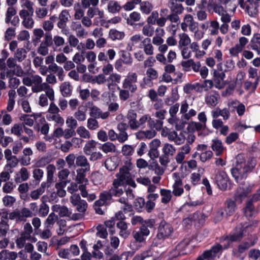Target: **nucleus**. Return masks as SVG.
Segmentation results:
<instances>
[{
  "mask_svg": "<svg viewBox=\"0 0 260 260\" xmlns=\"http://www.w3.org/2000/svg\"><path fill=\"white\" fill-rule=\"evenodd\" d=\"M24 10H20L19 15L22 19V25L26 29H31L34 27L35 21L32 17V14H30Z\"/></svg>",
  "mask_w": 260,
  "mask_h": 260,
  "instance_id": "obj_10",
  "label": "nucleus"
},
{
  "mask_svg": "<svg viewBox=\"0 0 260 260\" xmlns=\"http://www.w3.org/2000/svg\"><path fill=\"white\" fill-rule=\"evenodd\" d=\"M121 6L119 3L115 0H110L107 5L108 12L112 14H116L120 12Z\"/></svg>",
  "mask_w": 260,
  "mask_h": 260,
  "instance_id": "obj_30",
  "label": "nucleus"
},
{
  "mask_svg": "<svg viewBox=\"0 0 260 260\" xmlns=\"http://www.w3.org/2000/svg\"><path fill=\"white\" fill-rule=\"evenodd\" d=\"M153 256V252L148 249L141 253L137 254L133 259V260H144L148 258L152 257Z\"/></svg>",
  "mask_w": 260,
  "mask_h": 260,
  "instance_id": "obj_57",
  "label": "nucleus"
},
{
  "mask_svg": "<svg viewBox=\"0 0 260 260\" xmlns=\"http://www.w3.org/2000/svg\"><path fill=\"white\" fill-rule=\"evenodd\" d=\"M109 36L113 41L122 40L124 37L125 34L123 31H118L115 29H111L109 30Z\"/></svg>",
  "mask_w": 260,
  "mask_h": 260,
  "instance_id": "obj_46",
  "label": "nucleus"
},
{
  "mask_svg": "<svg viewBox=\"0 0 260 260\" xmlns=\"http://www.w3.org/2000/svg\"><path fill=\"white\" fill-rule=\"evenodd\" d=\"M155 32L158 33V35H155L151 39L152 44L158 47L157 50L158 52H164V51H167L168 46L167 44H164V40L162 38L165 34L164 29L160 27H157L155 29Z\"/></svg>",
  "mask_w": 260,
  "mask_h": 260,
  "instance_id": "obj_4",
  "label": "nucleus"
},
{
  "mask_svg": "<svg viewBox=\"0 0 260 260\" xmlns=\"http://www.w3.org/2000/svg\"><path fill=\"white\" fill-rule=\"evenodd\" d=\"M29 174L26 168H21L14 176V180L16 183H20L26 181L29 178Z\"/></svg>",
  "mask_w": 260,
  "mask_h": 260,
  "instance_id": "obj_19",
  "label": "nucleus"
},
{
  "mask_svg": "<svg viewBox=\"0 0 260 260\" xmlns=\"http://www.w3.org/2000/svg\"><path fill=\"white\" fill-rule=\"evenodd\" d=\"M132 168V164L130 162L128 163V166L121 168L119 172L117 173L116 178L115 180L125 186L128 185L133 188L136 187V183L129 172Z\"/></svg>",
  "mask_w": 260,
  "mask_h": 260,
  "instance_id": "obj_2",
  "label": "nucleus"
},
{
  "mask_svg": "<svg viewBox=\"0 0 260 260\" xmlns=\"http://www.w3.org/2000/svg\"><path fill=\"white\" fill-rule=\"evenodd\" d=\"M78 183L77 182H72L67 187V190L68 192L71 194H74L75 192H77L78 190H80L81 193L82 187L84 188L85 187V184L78 185Z\"/></svg>",
  "mask_w": 260,
  "mask_h": 260,
  "instance_id": "obj_53",
  "label": "nucleus"
},
{
  "mask_svg": "<svg viewBox=\"0 0 260 260\" xmlns=\"http://www.w3.org/2000/svg\"><path fill=\"white\" fill-rule=\"evenodd\" d=\"M46 169L47 181L51 183L53 181V175L56 170L55 167L53 165H49Z\"/></svg>",
  "mask_w": 260,
  "mask_h": 260,
  "instance_id": "obj_61",
  "label": "nucleus"
},
{
  "mask_svg": "<svg viewBox=\"0 0 260 260\" xmlns=\"http://www.w3.org/2000/svg\"><path fill=\"white\" fill-rule=\"evenodd\" d=\"M52 210L54 212L58 213L61 217L69 216L71 214L68 208L64 206H61L59 205H55L52 206Z\"/></svg>",
  "mask_w": 260,
  "mask_h": 260,
  "instance_id": "obj_33",
  "label": "nucleus"
},
{
  "mask_svg": "<svg viewBox=\"0 0 260 260\" xmlns=\"http://www.w3.org/2000/svg\"><path fill=\"white\" fill-rule=\"evenodd\" d=\"M58 219V216L54 213H51L44 222L45 228H52Z\"/></svg>",
  "mask_w": 260,
  "mask_h": 260,
  "instance_id": "obj_39",
  "label": "nucleus"
},
{
  "mask_svg": "<svg viewBox=\"0 0 260 260\" xmlns=\"http://www.w3.org/2000/svg\"><path fill=\"white\" fill-rule=\"evenodd\" d=\"M210 34L212 36H215L218 34L219 28V24L216 20L210 21L209 25Z\"/></svg>",
  "mask_w": 260,
  "mask_h": 260,
  "instance_id": "obj_56",
  "label": "nucleus"
},
{
  "mask_svg": "<svg viewBox=\"0 0 260 260\" xmlns=\"http://www.w3.org/2000/svg\"><path fill=\"white\" fill-rule=\"evenodd\" d=\"M49 211V206L42 202L39 206V210L38 213L40 217H45L47 215Z\"/></svg>",
  "mask_w": 260,
  "mask_h": 260,
  "instance_id": "obj_62",
  "label": "nucleus"
},
{
  "mask_svg": "<svg viewBox=\"0 0 260 260\" xmlns=\"http://www.w3.org/2000/svg\"><path fill=\"white\" fill-rule=\"evenodd\" d=\"M150 230L144 226H141L138 231H134L132 235L135 241L139 243H145L146 237L149 235Z\"/></svg>",
  "mask_w": 260,
  "mask_h": 260,
  "instance_id": "obj_12",
  "label": "nucleus"
},
{
  "mask_svg": "<svg viewBox=\"0 0 260 260\" xmlns=\"http://www.w3.org/2000/svg\"><path fill=\"white\" fill-rule=\"evenodd\" d=\"M124 185L121 184L120 183L114 180L112 186L110 189V193L112 196L119 197L123 193V186Z\"/></svg>",
  "mask_w": 260,
  "mask_h": 260,
  "instance_id": "obj_20",
  "label": "nucleus"
},
{
  "mask_svg": "<svg viewBox=\"0 0 260 260\" xmlns=\"http://www.w3.org/2000/svg\"><path fill=\"white\" fill-rule=\"evenodd\" d=\"M144 39L143 36L140 34H135L129 38V42L127 43L126 49L128 51L133 50L134 47Z\"/></svg>",
  "mask_w": 260,
  "mask_h": 260,
  "instance_id": "obj_21",
  "label": "nucleus"
},
{
  "mask_svg": "<svg viewBox=\"0 0 260 260\" xmlns=\"http://www.w3.org/2000/svg\"><path fill=\"white\" fill-rule=\"evenodd\" d=\"M156 124L155 125L154 120L151 118L149 114H145L142 116L138 120V128L143 126L146 123H148L149 127H155L156 129H159L162 126L163 122L161 120H156Z\"/></svg>",
  "mask_w": 260,
  "mask_h": 260,
  "instance_id": "obj_8",
  "label": "nucleus"
},
{
  "mask_svg": "<svg viewBox=\"0 0 260 260\" xmlns=\"http://www.w3.org/2000/svg\"><path fill=\"white\" fill-rule=\"evenodd\" d=\"M30 116L33 117L34 119L30 117L28 115H24L20 117V119L23 121L22 125H23V126H25V125L29 126H32L34 123V120H36L38 117H40V115L32 114Z\"/></svg>",
  "mask_w": 260,
  "mask_h": 260,
  "instance_id": "obj_32",
  "label": "nucleus"
},
{
  "mask_svg": "<svg viewBox=\"0 0 260 260\" xmlns=\"http://www.w3.org/2000/svg\"><path fill=\"white\" fill-rule=\"evenodd\" d=\"M178 48L181 49L183 47H187L190 44L191 38L189 35L184 31L178 34Z\"/></svg>",
  "mask_w": 260,
  "mask_h": 260,
  "instance_id": "obj_25",
  "label": "nucleus"
},
{
  "mask_svg": "<svg viewBox=\"0 0 260 260\" xmlns=\"http://www.w3.org/2000/svg\"><path fill=\"white\" fill-rule=\"evenodd\" d=\"M46 118L49 121H54L56 124L62 125L64 123V119L59 114H46Z\"/></svg>",
  "mask_w": 260,
  "mask_h": 260,
  "instance_id": "obj_43",
  "label": "nucleus"
},
{
  "mask_svg": "<svg viewBox=\"0 0 260 260\" xmlns=\"http://www.w3.org/2000/svg\"><path fill=\"white\" fill-rule=\"evenodd\" d=\"M9 226L8 221L4 218L1 219L0 221V237L5 236L9 230Z\"/></svg>",
  "mask_w": 260,
  "mask_h": 260,
  "instance_id": "obj_60",
  "label": "nucleus"
},
{
  "mask_svg": "<svg viewBox=\"0 0 260 260\" xmlns=\"http://www.w3.org/2000/svg\"><path fill=\"white\" fill-rule=\"evenodd\" d=\"M181 29L186 32L188 29L191 31L197 29L198 27V23L194 21L193 16L191 14L184 15L182 22L180 23Z\"/></svg>",
  "mask_w": 260,
  "mask_h": 260,
  "instance_id": "obj_7",
  "label": "nucleus"
},
{
  "mask_svg": "<svg viewBox=\"0 0 260 260\" xmlns=\"http://www.w3.org/2000/svg\"><path fill=\"white\" fill-rule=\"evenodd\" d=\"M57 17L55 15H52L50 17L49 19L45 20L42 24L43 29L46 31H51L54 28V22H55Z\"/></svg>",
  "mask_w": 260,
  "mask_h": 260,
  "instance_id": "obj_36",
  "label": "nucleus"
},
{
  "mask_svg": "<svg viewBox=\"0 0 260 260\" xmlns=\"http://www.w3.org/2000/svg\"><path fill=\"white\" fill-rule=\"evenodd\" d=\"M188 108L189 105L187 101H183L181 104L180 113L181 114V119L185 121H188L197 114V111L193 109H191L188 111Z\"/></svg>",
  "mask_w": 260,
  "mask_h": 260,
  "instance_id": "obj_11",
  "label": "nucleus"
},
{
  "mask_svg": "<svg viewBox=\"0 0 260 260\" xmlns=\"http://www.w3.org/2000/svg\"><path fill=\"white\" fill-rule=\"evenodd\" d=\"M27 51L23 48L17 49L14 53V57L19 62H22L26 57Z\"/></svg>",
  "mask_w": 260,
  "mask_h": 260,
  "instance_id": "obj_45",
  "label": "nucleus"
},
{
  "mask_svg": "<svg viewBox=\"0 0 260 260\" xmlns=\"http://www.w3.org/2000/svg\"><path fill=\"white\" fill-rule=\"evenodd\" d=\"M18 254L13 251H9L7 250H3L0 252V259L2 260L13 259L15 260L17 257Z\"/></svg>",
  "mask_w": 260,
  "mask_h": 260,
  "instance_id": "obj_41",
  "label": "nucleus"
},
{
  "mask_svg": "<svg viewBox=\"0 0 260 260\" xmlns=\"http://www.w3.org/2000/svg\"><path fill=\"white\" fill-rule=\"evenodd\" d=\"M66 186V183L62 181L56 183L55 188L56 189V193L59 197H64L66 194V191L63 189Z\"/></svg>",
  "mask_w": 260,
  "mask_h": 260,
  "instance_id": "obj_59",
  "label": "nucleus"
},
{
  "mask_svg": "<svg viewBox=\"0 0 260 260\" xmlns=\"http://www.w3.org/2000/svg\"><path fill=\"white\" fill-rule=\"evenodd\" d=\"M51 91L50 94H49L47 91H48V89H44L45 93H42L40 94L38 103L40 106L42 107H45L48 105V99L50 101H53L55 100V93L53 89L51 87Z\"/></svg>",
  "mask_w": 260,
  "mask_h": 260,
  "instance_id": "obj_16",
  "label": "nucleus"
},
{
  "mask_svg": "<svg viewBox=\"0 0 260 260\" xmlns=\"http://www.w3.org/2000/svg\"><path fill=\"white\" fill-rule=\"evenodd\" d=\"M36 19L42 20L46 18L48 13V10L45 7H38L35 9Z\"/></svg>",
  "mask_w": 260,
  "mask_h": 260,
  "instance_id": "obj_35",
  "label": "nucleus"
},
{
  "mask_svg": "<svg viewBox=\"0 0 260 260\" xmlns=\"http://www.w3.org/2000/svg\"><path fill=\"white\" fill-rule=\"evenodd\" d=\"M48 70L51 72L56 74L60 81L63 80L64 74L63 69L61 67L58 66L55 63H53L49 65Z\"/></svg>",
  "mask_w": 260,
  "mask_h": 260,
  "instance_id": "obj_22",
  "label": "nucleus"
},
{
  "mask_svg": "<svg viewBox=\"0 0 260 260\" xmlns=\"http://www.w3.org/2000/svg\"><path fill=\"white\" fill-rule=\"evenodd\" d=\"M141 18V14L138 12H133L131 13L129 17L127 19V23L128 24L132 26L135 22L140 20Z\"/></svg>",
  "mask_w": 260,
  "mask_h": 260,
  "instance_id": "obj_50",
  "label": "nucleus"
},
{
  "mask_svg": "<svg viewBox=\"0 0 260 260\" xmlns=\"http://www.w3.org/2000/svg\"><path fill=\"white\" fill-rule=\"evenodd\" d=\"M76 133L80 138L85 139H89L91 138L90 133L83 126H79L76 130Z\"/></svg>",
  "mask_w": 260,
  "mask_h": 260,
  "instance_id": "obj_49",
  "label": "nucleus"
},
{
  "mask_svg": "<svg viewBox=\"0 0 260 260\" xmlns=\"http://www.w3.org/2000/svg\"><path fill=\"white\" fill-rule=\"evenodd\" d=\"M2 218H4L6 220L9 219L10 220H15L17 222L21 221L19 214V210H18L13 211L9 213H6V214H4L2 215Z\"/></svg>",
  "mask_w": 260,
  "mask_h": 260,
  "instance_id": "obj_44",
  "label": "nucleus"
},
{
  "mask_svg": "<svg viewBox=\"0 0 260 260\" xmlns=\"http://www.w3.org/2000/svg\"><path fill=\"white\" fill-rule=\"evenodd\" d=\"M216 182L221 190H225L228 187L229 178L223 171H219L215 177Z\"/></svg>",
  "mask_w": 260,
  "mask_h": 260,
  "instance_id": "obj_17",
  "label": "nucleus"
},
{
  "mask_svg": "<svg viewBox=\"0 0 260 260\" xmlns=\"http://www.w3.org/2000/svg\"><path fill=\"white\" fill-rule=\"evenodd\" d=\"M59 89L61 95L65 98L70 96L73 90L72 87L69 82L62 83L60 85Z\"/></svg>",
  "mask_w": 260,
  "mask_h": 260,
  "instance_id": "obj_28",
  "label": "nucleus"
},
{
  "mask_svg": "<svg viewBox=\"0 0 260 260\" xmlns=\"http://www.w3.org/2000/svg\"><path fill=\"white\" fill-rule=\"evenodd\" d=\"M244 212L247 217H251L256 214V211L254 209L253 204L251 201L248 202L244 210Z\"/></svg>",
  "mask_w": 260,
  "mask_h": 260,
  "instance_id": "obj_54",
  "label": "nucleus"
},
{
  "mask_svg": "<svg viewBox=\"0 0 260 260\" xmlns=\"http://www.w3.org/2000/svg\"><path fill=\"white\" fill-rule=\"evenodd\" d=\"M220 100L219 94L215 91L208 92L205 96V102L209 107H215Z\"/></svg>",
  "mask_w": 260,
  "mask_h": 260,
  "instance_id": "obj_15",
  "label": "nucleus"
},
{
  "mask_svg": "<svg viewBox=\"0 0 260 260\" xmlns=\"http://www.w3.org/2000/svg\"><path fill=\"white\" fill-rule=\"evenodd\" d=\"M75 165L77 167H82L80 169L90 170V166L87 158L83 155H79L76 157Z\"/></svg>",
  "mask_w": 260,
  "mask_h": 260,
  "instance_id": "obj_24",
  "label": "nucleus"
},
{
  "mask_svg": "<svg viewBox=\"0 0 260 260\" xmlns=\"http://www.w3.org/2000/svg\"><path fill=\"white\" fill-rule=\"evenodd\" d=\"M168 7L172 13L181 14L184 8L181 4L178 3L177 0H170L168 3Z\"/></svg>",
  "mask_w": 260,
  "mask_h": 260,
  "instance_id": "obj_26",
  "label": "nucleus"
},
{
  "mask_svg": "<svg viewBox=\"0 0 260 260\" xmlns=\"http://www.w3.org/2000/svg\"><path fill=\"white\" fill-rule=\"evenodd\" d=\"M254 162L246 161L242 155H238L236 157V165L231 169L232 175L238 182L246 177L247 173L254 168Z\"/></svg>",
  "mask_w": 260,
  "mask_h": 260,
  "instance_id": "obj_1",
  "label": "nucleus"
},
{
  "mask_svg": "<svg viewBox=\"0 0 260 260\" xmlns=\"http://www.w3.org/2000/svg\"><path fill=\"white\" fill-rule=\"evenodd\" d=\"M137 81V74L135 73H129L123 80L122 87L123 88L128 89L131 92H134L137 88V85L135 84Z\"/></svg>",
  "mask_w": 260,
  "mask_h": 260,
  "instance_id": "obj_9",
  "label": "nucleus"
},
{
  "mask_svg": "<svg viewBox=\"0 0 260 260\" xmlns=\"http://www.w3.org/2000/svg\"><path fill=\"white\" fill-rule=\"evenodd\" d=\"M173 232V228L172 225L162 220L159 223L157 237L159 239H164L170 237Z\"/></svg>",
  "mask_w": 260,
  "mask_h": 260,
  "instance_id": "obj_6",
  "label": "nucleus"
},
{
  "mask_svg": "<svg viewBox=\"0 0 260 260\" xmlns=\"http://www.w3.org/2000/svg\"><path fill=\"white\" fill-rule=\"evenodd\" d=\"M96 235L103 239L106 238L108 236V232L104 225H99L96 227Z\"/></svg>",
  "mask_w": 260,
  "mask_h": 260,
  "instance_id": "obj_63",
  "label": "nucleus"
},
{
  "mask_svg": "<svg viewBox=\"0 0 260 260\" xmlns=\"http://www.w3.org/2000/svg\"><path fill=\"white\" fill-rule=\"evenodd\" d=\"M153 24L147 23L144 25L142 28V33L143 36L150 38L152 37L155 32Z\"/></svg>",
  "mask_w": 260,
  "mask_h": 260,
  "instance_id": "obj_40",
  "label": "nucleus"
},
{
  "mask_svg": "<svg viewBox=\"0 0 260 260\" xmlns=\"http://www.w3.org/2000/svg\"><path fill=\"white\" fill-rule=\"evenodd\" d=\"M97 145V142L93 140H90L86 142L83 147V152L87 155H89L90 153L94 149Z\"/></svg>",
  "mask_w": 260,
  "mask_h": 260,
  "instance_id": "obj_42",
  "label": "nucleus"
},
{
  "mask_svg": "<svg viewBox=\"0 0 260 260\" xmlns=\"http://www.w3.org/2000/svg\"><path fill=\"white\" fill-rule=\"evenodd\" d=\"M121 58H120L124 64L127 66H131L133 63V59L132 55L126 52L125 50H121Z\"/></svg>",
  "mask_w": 260,
  "mask_h": 260,
  "instance_id": "obj_47",
  "label": "nucleus"
},
{
  "mask_svg": "<svg viewBox=\"0 0 260 260\" xmlns=\"http://www.w3.org/2000/svg\"><path fill=\"white\" fill-rule=\"evenodd\" d=\"M225 77V75L224 72L214 71V78L212 81L213 86L218 89L224 88L226 84L224 81Z\"/></svg>",
  "mask_w": 260,
  "mask_h": 260,
  "instance_id": "obj_13",
  "label": "nucleus"
},
{
  "mask_svg": "<svg viewBox=\"0 0 260 260\" xmlns=\"http://www.w3.org/2000/svg\"><path fill=\"white\" fill-rule=\"evenodd\" d=\"M160 194L162 196L161 202L164 204L168 203L172 197V193L170 190L161 189L160 191Z\"/></svg>",
  "mask_w": 260,
  "mask_h": 260,
  "instance_id": "obj_48",
  "label": "nucleus"
},
{
  "mask_svg": "<svg viewBox=\"0 0 260 260\" xmlns=\"http://www.w3.org/2000/svg\"><path fill=\"white\" fill-rule=\"evenodd\" d=\"M34 2L30 0L20 1V6L22 8L21 10H24L25 11H27L28 13H30L31 14H32L34 12Z\"/></svg>",
  "mask_w": 260,
  "mask_h": 260,
  "instance_id": "obj_37",
  "label": "nucleus"
},
{
  "mask_svg": "<svg viewBox=\"0 0 260 260\" xmlns=\"http://www.w3.org/2000/svg\"><path fill=\"white\" fill-rule=\"evenodd\" d=\"M211 147L213 150L215 152V154L217 156L222 154L224 149L221 141L217 139H214L212 140Z\"/></svg>",
  "mask_w": 260,
  "mask_h": 260,
  "instance_id": "obj_31",
  "label": "nucleus"
},
{
  "mask_svg": "<svg viewBox=\"0 0 260 260\" xmlns=\"http://www.w3.org/2000/svg\"><path fill=\"white\" fill-rule=\"evenodd\" d=\"M105 166L107 170L112 171L117 168V165L115 161L114 158L110 157L105 160Z\"/></svg>",
  "mask_w": 260,
  "mask_h": 260,
  "instance_id": "obj_64",
  "label": "nucleus"
},
{
  "mask_svg": "<svg viewBox=\"0 0 260 260\" xmlns=\"http://www.w3.org/2000/svg\"><path fill=\"white\" fill-rule=\"evenodd\" d=\"M19 214L21 218V221H25L27 218L32 217L35 216L36 214L31 213V211L27 208H22L21 210H19Z\"/></svg>",
  "mask_w": 260,
  "mask_h": 260,
  "instance_id": "obj_51",
  "label": "nucleus"
},
{
  "mask_svg": "<svg viewBox=\"0 0 260 260\" xmlns=\"http://www.w3.org/2000/svg\"><path fill=\"white\" fill-rule=\"evenodd\" d=\"M162 151L166 157H169L175 153L176 148L173 145L166 143L164 144Z\"/></svg>",
  "mask_w": 260,
  "mask_h": 260,
  "instance_id": "obj_38",
  "label": "nucleus"
},
{
  "mask_svg": "<svg viewBox=\"0 0 260 260\" xmlns=\"http://www.w3.org/2000/svg\"><path fill=\"white\" fill-rule=\"evenodd\" d=\"M223 250L222 246L219 244H215L210 249L205 251L197 260H213L221 254Z\"/></svg>",
  "mask_w": 260,
  "mask_h": 260,
  "instance_id": "obj_5",
  "label": "nucleus"
},
{
  "mask_svg": "<svg viewBox=\"0 0 260 260\" xmlns=\"http://www.w3.org/2000/svg\"><path fill=\"white\" fill-rule=\"evenodd\" d=\"M150 38L145 37L142 40L140 48L143 49V52L146 55L151 56L154 52V47Z\"/></svg>",
  "mask_w": 260,
  "mask_h": 260,
  "instance_id": "obj_14",
  "label": "nucleus"
},
{
  "mask_svg": "<svg viewBox=\"0 0 260 260\" xmlns=\"http://www.w3.org/2000/svg\"><path fill=\"white\" fill-rule=\"evenodd\" d=\"M228 106L229 108L235 109L237 114L239 116L243 115L245 113V106L243 104L240 103L238 100H235L229 102Z\"/></svg>",
  "mask_w": 260,
  "mask_h": 260,
  "instance_id": "obj_18",
  "label": "nucleus"
},
{
  "mask_svg": "<svg viewBox=\"0 0 260 260\" xmlns=\"http://www.w3.org/2000/svg\"><path fill=\"white\" fill-rule=\"evenodd\" d=\"M32 78V87L31 90L34 93L41 92L44 90V89H48V93L51 91V86L50 85H47V83L42 82V78L38 75H33Z\"/></svg>",
  "mask_w": 260,
  "mask_h": 260,
  "instance_id": "obj_3",
  "label": "nucleus"
},
{
  "mask_svg": "<svg viewBox=\"0 0 260 260\" xmlns=\"http://www.w3.org/2000/svg\"><path fill=\"white\" fill-rule=\"evenodd\" d=\"M33 232V229L28 222L26 223L24 225L23 231L21 234V236L25 238V239H28L29 240L31 238V234Z\"/></svg>",
  "mask_w": 260,
  "mask_h": 260,
  "instance_id": "obj_55",
  "label": "nucleus"
},
{
  "mask_svg": "<svg viewBox=\"0 0 260 260\" xmlns=\"http://www.w3.org/2000/svg\"><path fill=\"white\" fill-rule=\"evenodd\" d=\"M251 187H239L235 195V200L237 201H241V200L247 196L250 192Z\"/></svg>",
  "mask_w": 260,
  "mask_h": 260,
  "instance_id": "obj_27",
  "label": "nucleus"
},
{
  "mask_svg": "<svg viewBox=\"0 0 260 260\" xmlns=\"http://www.w3.org/2000/svg\"><path fill=\"white\" fill-rule=\"evenodd\" d=\"M247 11L250 17H254L257 14V4L255 3H252L246 7Z\"/></svg>",
  "mask_w": 260,
  "mask_h": 260,
  "instance_id": "obj_58",
  "label": "nucleus"
},
{
  "mask_svg": "<svg viewBox=\"0 0 260 260\" xmlns=\"http://www.w3.org/2000/svg\"><path fill=\"white\" fill-rule=\"evenodd\" d=\"M153 9L152 5L148 1L140 3V9L145 14H149Z\"/></svg>",
  "mask_w": 260,
  "mask_h": 260,
  "instance_id": "obj_52",
  "label": "nucleus"
},
{
  "mask_svg": "<svg viewBox=\"0 0 260 260\" xmlns=\"http://www.w3.org/2000/svg\"><path fill=\"white\" fill-rule=\"evenodd\" d=\"M75 11L74 18L76 20H80L84 16V9L80 3H77L74 5Z\"/></svg>",
  "mask_w": 260,
  "mask_h": 260,
  "instance_id": "obj_34",
  "label": "nucleus"
},
{
  "mask_svg": "<svg viewBox=\"0 0 260 260\" xmlns=\"http://www.w3.org/2000/svg\"><path fill=\"white\" fill-rule=\"evenodd\" d=\"M89 171L82 169L77 170L76 182L78 184H85L86 185L88 182V179L86 178V172Z\"/></svg>",
  "mask_w": 260,
  "mask_h": 260,
  "instance_id": "obj_29",
  "label": "nucleus"
},
{
  "mask_svg": "<svg viewBox=\"0 0 260 260\" xmlns=\"http://www.w3.org/2000/svg\"><path fill=\"white\" fill-rule=\"evenodd\" d=\"M156 135V132L155 130H146L140 131L136 133V137L137 139L139 140H143L148 139H150L154 138Z\"/></svg>",
  "mask_w": 260,
  "mask_h": 260,
  "instance_id": "obj_23",
  "label": "nucleus"
}]
</instances>
